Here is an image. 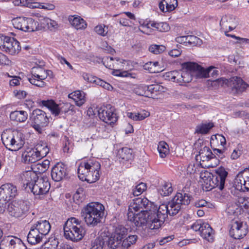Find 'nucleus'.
<instances>
[{
    "label": "nucleus",
    "mask_w": 249,
    "mask_h": 249,
    "mask_svg": "<svg viewBox=\"0 0 249 249\" xmlns=\"http://www.w3.org/2000/svg\"><path fill=\"white\" fill-rule=\"evenodd\" d=\"M20 178L24 189L31 191L34 195H43L47 193L50 188V183L47 177H39L37 173L32 170L23 172Z\"/></svg>",
    "instance_id": "nucleus-1"
},
{
    "label": "nucleus",
    "mask_w": 249,
    "mask_h": 249,
    "mask_svg": "<svg viewBox=\"0 0 249 249\" xmlns=\"http://www.w3.org/2000/svg\"><path fill=\"white\" fill-rule=\"evenodd\" d=\"M100 163L95 159L84 160L77 169L80 179L91 183L98 180L100 176Z\"/></svg>",
    "instance_id": "nucleus-2"
},
{
    "label": "nucleus",
    "mask_w": 249,
    "mask_h": 249,
    "mask_svg": "<svg viewBox=\"0 0 249 249\" xmlns=\"http://www.w3.org/2000/svg\"><path fill=\"white\" fill-rule=\"evenodd\" d=\"M105 214V207L100 203L92 202L82 209L81 216L87 225L94 227L101 223Z\"/></svg>",
    "instance_id": "nucleus-3"
},
{
    "label": "nucleus",
    "mask_w": 249,
    "mask_h": 249,
    "mask_svg": "<svg viewBox=\"0 0 249 249\" xmlns=\"http://www.w3.org/2000/svg\"><path fill=\"white\" fill-rule=\"evenodd\" d=\"M64 236L73 242L81 240L86 233L85 229L81 225V221L75 217L69 218L64 226Z\"/></svg>",
    "instance_id": "nucleus-4"
},
{
    "label": "nucleus",
    "mask_w": 249,
    "mask_h": 249,
    "mask_svg": "<svg viewBox=\"0 0 249 249\" xmlns=\"http://www.w3.org/2000/svg\"><path fill=\"white\" fill-rule=\"evenodd\" d=\"M156 210L152 209L150 211V229H158L163 224L165 219L169 215V211L167 204H162L158 207L156 206Z\"/></svg>",
    "instance_id": "nucleus-5"
},
{
    "label": "nucleus",
    "mask_w": 249,
    "mask_h": 249,
    "mask_svg": "<svg viewBox=\"0 0 249 249\" xmlns=\"http://www.w3.org/2000/svg\"><path fill=\"white\" fill-rule=\"evenodd\" d=\"M191 198V195L185 193L184 191L181 193H178L174 198L167 204L169 215H176L181 209V205H187L190 203Z\"/></svg>",
    "instance_id": "nucleus-6"
},
{
    "label": "nucleus",
    "mask_w": 249,
    "mask_h": 249,
    "mask_svg": "<svg viewBox=\"0 0 249 249\" xmlns=\"http://www.w3.org/2000/svg\"><path fill=\"white\" fill-rule=\"evenodd\" d=\"M31 118L33 127L38 133H42L49 123V118L46 113L41 109H36L33 111Z\"/></svg>",
    "instance_id": "nucleus-7"
},
{
    "label": "nucleus",
    "mask_w": 249,
    "mask_h": 249,
    "mask_svg": "<svg viewBox=\"0 0 249 249\" xmlns=\"http://www.w3.org/2000/svg\"><path fill=\"white\" fill-rule=\"evenodd\" d=\"M14 27L24 32H34L39 30V23L32 18L18 17L12 20Z\"/></svg>",
    "instance_id": "nucleus-8"
},
{
    "label": "nucleus",
    "mask_w": 249,
    "mask_h": 249,
    "mask_svg": "<svg viewBox=\"0 0 249 249\" xmlns=\"http://www.w3.org/2000/svg\"><path fill=\"white\" fill-rule=\"evenodd\" d=\"M152 209L156 210V205L146 197H138L133 200L129 206L128 212H150Z\"/></svg>",
    "instance_id": "nucleus-9"
},
{
    "label": "nucleus",
    "mask_w": 249,
    "mask_h": 249,
    "mask_svg": "<svg viewBox=\"0 0 249 249\" xmlns=\"http://www.w3.org/2000/svg\"><path fill=\"white\" fill-rule=\"evenodd\" d=\"M187 63L183 64V68H185L186 71H173L169 73L168 76L171 77L170 79L171 80L182 85L183 84L188 83L192 81L193 73L195 74L197 77L196 71L193 70L191 71L187 68L185 65V64Z\"/></svg>",
    "instance_id": "nucleus-10"
},
{
    "label": "nucleus",
    "mask_w": 249,
    "mask_h": 249,
    "mask_svg": "<svg viewBox=\"0 0 249 249\" xmlns=\"http://www.w3.org/2000/svg\"><path fill=\"white\" fill-rule=\"evenodd\" d=\"M29 210L28 202L23 200L15 201L8 205L9 213L15 217H21L25 215Z\"/></svg>",
    "instance_id": "nucleus-11"
},
{
    "label": "nucleus",
    "mask_w": 249,
    "mask_h": 249,
    "mask_svg": "<svg viewBox=\"0 0 249 249\" xmlns=\"http://www.w3.org/2000/svg\"><path fill=\"white\" fill-rule=\"evenodd\" d=\"M137 213L128 212V219L133 222L136 227H140L146 225L150 229L151 224L149 221L150 213L148 212Z\"/></svg>",
    "instance_id": "nucleus-12"
},
{
    "label": "nucleus",
    "mask_w": 249,
    "mask_h": 249,
    "mask_svg": "<svg viewBox=\"0 0 249 249\" xmlns=\"http://www.w3.org/2000/svg\"><path fill=\"white\" fill-rule=\"evenodd\" d=\"M46 70L40 67H33L32 69L31 76L28 78L31 84L36 87L43 88L46 83L44 80L47 78Z\"/></svg>",
    "instance_id": "nucleus-13"
},
{
    "label": "nucleus",
    "mask_w": 249,
    "mask_h": 249,
    "mask_svg": "<svg viewBox=\"0 0 249 249\" xmlns=\"http://www.w3.org/2000/svg\"><path fill=\"white\" fill-rule=\"evenodd\" d=\"M114 111V107L110 105L101 107L97 110L99 118L104 122L110 125L117 120V117Z\"/></svg>",
    "instance_id": "nucleus-14"
},
{
    "label": "nucleus",
    "mask_w": 249,
    "mask_h": 249,
    "mask_svg": "<svg viewBox=\"0 0 249 249\" xmlns=\"http://www.w3.org/2000/svg\"><path fill=\"white\" fill-rule=\"evenodd\" d=\"M185 65L189 70L196 71L197 77L198 78H206L209 77L210 75L213 76L217 75L218 73V71L214 69L213 67L204 69L197 63L191 62H188Z\"/></svg>",
    "instance_id": "nucleus-15"
},
{
    "label": "nucleus",
    "mask_w": 249,
    "mask_h": 249,
    "mask_svg": "<svg viewBox=\"0 0 249 249\" xmlns=\"http://www.w3.org/2000/svg\"><path fill=\"white\" fill-rule=\"evenodd\" d=\"M0 249H27L22 240L15 236L4 237L0 242Z\"/></svg>",
    "instance_id": "nucleus-16"
},
{
    "label": "nucleus",
    "mask_w": 249,
    "mask_h": 249,
    "mask_svg": "<svg viewBox=\"0 0 249 249\" xmlns=\"http://www.w3.org/2000/svg\"><path fill=\"white\" fill-rule=\"evenodd\" d=\"M248 232V228L246 224L237 221L232 222L229 233L232 238L235 239L243 238Z\"/></svg>",
    "instance_id": "nucleus-17"
},
{
    "label": "nucleus",
    "mask_w": 249,
    "mask_h": 249,
    "mask_svg": "<svg viewBox=\"0 0 249 249\" xmlns=\"http://www.w3.org/2000/svg\"><path fill=\"white\" fill-rule=\"evenodd\" d=\"M234 185L237 190L249 191V168L245 169L237 175Z\"/></svg>",
    "instance_id": "nucleus-18"
},
{
    "label": "nucleus",
    "mask_w": 249,
    "mask_h": 249,
    "mask_svg": "<svg viewBox=\"0 0 249 249\" xmlns=\"http://www.w3.org/2000/svg\"><path fill=\"white\" fill-rule=\"evenodd\" d=\"M21 49L19 43L14 38L6 36L0 50L10 54L15 55L18 53Z\"/></svg>",
    "instance_id": "nucleus-19"
},
{
    "label": "nucleus",
    "mask_w": 249,
    "mask_h": 249,
    "mask_svg": "<svg viewBox=\"0 0 249 249\" xmlns=\"http://www.w3.org/2000/svg\"><path fill=\"white\" fill-rule=\"evenodd\" d=\"M17 193V187L12 184L6 183L0 187V198L8 202L15 197Z\"/></svg>",
    "instance_id": "nucleus-20"
},
{
    "label": "nucleus",
    "mask_w": 249,
    "mask_h": 249,
    "mask_svg": "<svg viewBox=\"0 0 249 249\" xmlns=\"http://www.w3.org/2000/svg\"><path fill=\"white\" fill-rule=\"evenodd\" d=\"M67 175V167L61 162L57 163L52 168L51 177L54 181L58 182L62 180Z\"/></svg>",
    "instance_id": "nucleus-21"
},
{
    "label": "nucleus",
    "mask_w": 249,
    "mask_h": 249,
    "mask_svg": "<svg viewBox=\"0 0 249 249\" xmlns=\"http://www.w3.org/2000/svg\"><path fill=\"white\" fill-rule=\"evenodd\" d=\"M228 174V172L223 167H220L215 170V174L213 175V180L214 183V188L217 187L220 190L224 189Z\"/></svg>",
    "instance_id": "nucleus-22"
},
{
    "label": "nucleus",
    "mask_w": 249,
    "mask_h": 249,
    "mask_svg": "<svg viewBox=\"0 0 249 249\" xmlns=\"http://www.w3.org/2000/svg\"><path fill=\"white\" fill-rule=\"evenodd\" d=\"M229 87L233 93L238 94L245 91L249 85L240 77L235 76L229 79Z\"/></svg>",
    "instance_id": "nucleus-23"
},
{
    "label": "nucleus",
    "mask_w": 249,
    "mask_h": 249,
    "mask_svg": "<svg viewBox=\"0 0 249 249\" xmlns=\"http://www.w3.org/2000/svg\"><path fill=\"white\" fill-rule=\"evenodd\" d=\"M200 180L202 189L205 191H209L214 188V183L213 180V174L208 171L200 173Z\"/></svg>",
    "instance_id": "nucleus-24"
},
{
    "label": "nucleus",
    "mask_w": 249,
    "mask_h": 249,
    "mask_svg": "<svg viewBox=\"0 0 249 249\" xmlns=\"http://www.w3.org/2000/svg\"><path fill=\"white\" fill-rule=\"evenodd\" d=\"M37 231L41 236H45L48 235L51 230V225L48 220L40 219L31 227Z\"/></svg>",
    "instance_id": "nucleus-25"
},
{
    "label": "nucleus",
    "mask_w": 249,
    "mask_h": 249,
    "mask_svg": "<svg viewBox=\"0 0 249 249\" xmlns=\"http://www.w3.org/2000/svg\"><path fill=\"white\" fill-rule=\"evenodd\" d=\"M34 148H28L22 154L21 161L25 164L35 163L40 160Z\"/></svg>",
    "instance_id": "nucleus-26"
},
{
    "label": "nucleus",
    "mask_w": 249,
    "mask_h": 249,
    "mask_svg": "<svg viewBox=\"0 0 249 249\" xmlns=\"http://www.w3.org/2000/svg\"><path fill=\"white\" fill-rule=\"evenodd\" d=\"M237 24V21L235 17L233 16H223L220 22L221 28L225 30H227V28H228L229 31L234 30Z\"/></svg>",
    "instance_id": "nucleus-27"
},
{
    "label": "nucleus",
    "mask_w": 249,
    "mask_h": 249,
    "mask_svg": "<svg viewBox=\"0 0 249 249\" xmlns=\"http://www.w3.org/2000/svg\"><path fill=\"white\" fill-rule=\"evenodd\" d=\"M106 248L107 247L112 249L121 247L122 241L116 237L113 234L110 236H102Z\"/></svg>",
    "instance_id": "nucleus-28"
},
{
    "label": "nucleus",
    "mask_w": 249,
    "mask_h": 249,
    "mask_svg": "<svg viewBox=\"0 0 249 249\" xmlns=\"http://www.w3.org/2000/svg\"><path fill=\"white\" fill-rule=\"evenodd\" d=\"M178 5L177 0H161L159 3V8L163 13L173 11Z\"/></svg>",
    "instance_id": "nucleus-29"
},
{
    "label": "nucleus",
    "mask_w": 249,
    "mask_h": 249,
    "mask_svg": "<svg viewBox=\"0 0 249 249\" xmlns=\"http://www.w3.org/2000/svg\"><path fill=\"white\" fill-rule=\"evenodd\" d=\"M69 20L72 27L77 30L85 29L87 26L86 21L78 16H71Z\"/></svg>",
    "instance_id": "nucleus-30"
},
{
    "label": "nucleus",
    "mask_w": 249,
    "mask_h": 249,
    "mask_svg": "<svg viewBox=\"0 0 249 249\" xmlns=\"http://www.w3.org/2000/svg\"><path fill=\"white\" fill-rule=\"evenodd\" d=\"M200 233L203 239L209 242H213L214 233L213 229L208 223L205 222L203 224V226L201 228Z\"/></svg>",
    "instance_id": "nucleus-31"
},
{
    "label": "nucleus",
    "mask_w": 249,
    "mask_h": 249,
    "mask_svg": "<svg viewBox=\"0 0 249 249\" xmlns=\"http://www.w3.org/2000/svg\"><path fill=\"white\" fill-rule=\"evenodd\" d=\"M69 98L72 99L75 103L76 106H82L86 102L85 93L80 90H76L69 94Z\"/></svg>",
    "instance_id": "nucleus-32"
},
{
    "label": "nucleus",
    "mask_w": 249,
    "mask_h": 249,
    "mask_svg": "<svg viewBox=\"0 0 249 249\" xmlns=\"http://www.w3.org/2000/svg\"><path fill=\"white\" fill-rule=\"evenodd\" d=\"M44 236H41L40 233L31 227L30 230L27 236V240L31 245H36L40 243Z\"/></svg>",
    "instance_id": "nucleus-33"
},
{
    "label": "nucleus",
    "mask_w": 249,
    "mask_h": 249,
    "mask_svg": "<svg viewBox=\"0 0 249 249\" xmlns=\"http://www.w3.org/2000/svg\"><path fill=\"white\" fill-rule=\"evenodd\" d=\"M118 157L122 159V162L131 161L133 159L132 150L127 147L119 149L117 153Z\"/></svg>",
    "instance_id": "nucleus-34"
},
{
    "label": "nucleus",
    "mask_w": 249,
    "mask_h": 249,
    "mask_svg": "<svg viewBox=\"0 0 249 249\" xmlns=\"http://www.w3.org/2000/svg\"><path fill=\"white\" fill-rule=\"evenodd\" d=\"M42 105L48 108L52 113L55 116H57L60 114V104H56L53 100H42Z\"/></svg>",
    "instance_id": "nucleus-35"
},
{
    "label": "nucleus",
    "mask_w": 249,
    "mask_h": 249,
    "mask_svg": "<svg viewBox=\"0 0 249 249\" xmlns=\"http://www.w3.org/2000/svg\"><path fill=\"white\" fill-rule=\"evenodd\" d=\"M25 143V139L23 134L18 131L14 132V148L12 151H18L23 147Z\"/></svg>",
    "instance_id": "nucleus-36"
},
{
    "label": "nucleus",
    "mask_w": 249,
    "mask_h": 249,
    "mask_svg": "<svg viewBox=\"0 0 249 249\" xmlns=\"http://www.w3.org/2000/svg\"><path fill=\"white\" fill-rule=\"evenodd\" d=\"M27 112L23 110H16L12 112L10 114L11 120L20 123L25 122L27 120Z\"/></svg>",
    "instance_id": "nucleus-37"
},
{
    "label": "nucleus",
    "mask_w": 249,
    "mask_h": 249,
    "mask_svg": "<svg viewBox=\"0 0 249 249\" xmlns=\"http://www.w3.org/2000/svg\"><path fill=\"white\" fill-rule=\"evenodd\" d=\"M200 157L201 160L203 161H207L215 157L214 154L211 151V149L207 146H205L202 148L197 157Z\"/></svg>",
    "instance_id": "nucleus-38"
},
{
    "label": "nucleus",
    "mask_w": 249,
    "mask_h": 249,
    "mask_svg": "<svg viewBox=\"0 0 249 249\" xmlns=\"http://www.w3.org/2000/svg\"><path fill=\"white\" fill-rule=\"evenodd\" d=\"M34 148L40 159L45 157L50 151L47 144L42 142L38 143Z\"/></svg>",
    "instance_id": "nucleus-39"
},
{
    "label": "nucleus",
    "mask_w": 249,
    "mask_h": 249,
    "mask_svg": "<svg viewBox=\"0 0 249 249\" xmlns=\"http://www.w3.org/2000/svg\"><path fill=\"white\" fill-rule=\"evenodd\" d=\"M14 132L10 134L4 133L1 135V140L2 143L6 148L9 150L12 151L14 148Z\"/></svg>",
    "instance_id": "nucleus-40"
},
{
    "label": "nucleus",
    "mask_w": 249,
    "mask_h": 249,
    "mask_svg": "<svg viewBox=\"0 0 249 249\" xmlns=\"http://www.w3.org/2000/svg\"><path fill=\"white\" fill-rule=\"evenodd\" d=\"M173 189L172 184L169 182L164 181L160 186L158 189L159 193L162 196H168L173 192Z\"/></svg>",
    "instance_id": "nucleus-41"
},
{
    "label": "nucleus",
    "mask_w": 249,
    "mask_h": 249,
    "mask_svg": "<svg viewBox=\"0 0 249 249\" xmlns=\"http://www.w3.org/2000/svg\"><path fill=\"white\" fill-rule=\"evenodd\" d=\"M213 126L214 124L213 123L200 124L196 126V133L201 134H207Z\"/></svg>",
    "instance_id": "nucleus-42"
},
{
    "label": "nucleus",
    "mask_w": 249,
    "mask_h": 249,
    "mask_svg": "<svg viewBox=\"0 0 249 249\" xmlns=\"http://www.w3.org/2000/svg\"><path fill=\"white\" fill-rule=\"evenodd\" d=\"M147 90L146 91L147 96H151L152 97L153 94H157L159 91H162L163 89V87L158 84H152L147 86Z\"/></svg>",
    "instance_id": "nucleus-43"
},
{
    "label": "nucleus",
    "mask_w": 249,
    "mask_h": 249,
    "mask_svg": "<svg viewBox=\"0 0 249 249\" xmlns=\"http://www.w3.org/2000/svg\"><path fill=\"white\" fill-rule=\"evenodd\" d=\"M127 233V230L124 227L120 225L117 227L113 233L117 238L122 241Z\"/></svg>",
    "instance_id": "nucleus-44"
},
{
    "label": "nucleus",
    "mask_w": 249,
    "mask_h": 249,
    "mask_svg": "<svg viewBox=\"0 0 249 249\" xmlns=\"http://www.w3.org/2000/svg\"><path fill=\"white\" fill-rule=\"evenodd\" d=\"M158 150L161 158H163L166 156L169 153V146L165 142L161 141L158 146Z\"/></svg>",
    "instance_id": "nucleus-45"
},
{
    "label": "nucleus",
    "mask_w": 249,
    "mask_h": 249,
    "mask_svg": "<svg viewBox=\"0 0 249 249\" xmlns=\"http://www.w3.org/2000/svg\"><path fill=\"white\" fill-rule=\"evenodd\" d=\"M42 24L48 29L52 31L57 29L58 27L57 23L48 18H45L42 19Z\"/></svg>",
    "instance_id": "nucleus-46"
},
{
    "label": "nucleus",
    "mask_w": 249,
    "mask_h": 249,
    "mask_svg": "<svg viewBox=\"0 0 249 249\" xmlns=\"http://www.w3.org/2000/svg\"><path fill=\"white\" fill-rule=\"evenodd\" d=\"M149 115V113H139L136 112H128L127 117L133 121H141Z\"/></svg>",
    "instance_id": "nucleus-47"
},
{
    "label": "nucleus",
    "mask_w": 249,
    "mask_h": 249,
    "mask_svg": "<svg viewBox=\"0 0 249 249\" xmlns=\"http://www.w3.org/2000/svg\"><path fill=\"white\" fill-rule=\"evenodd\" d=\"M58 244L57 239L53 238H49V240L42 246L41 249H56Z\"/></svg>",
    "instance_id": "nucleus-48"
},
{
    "label": "nucleus",
    "mask_w": 249,
    "mask_h": 249,
    "mask_svg": "<svg viewBox=\"0 0 249 249\" xmlns=\"http://www.w3.org/2000/svg\"><path fill=\"white\" fill-rule=\"evenodd\" d=\"M151 26L156 28L158 31L161 32L168 31L170 28L168 24L166 22H152Z\"/></svg>",
    "instance_id": "nucleus-49"
},
{
    "label": "nucleus",
    "mask_w": 249,
    "mask_h": 249,
    "mask_svg": "<svg viewBox=\"0 0 249 249\" xmlns=\"http://www.w3.org/2000/svg\"><path fill=\"white\" fill-rule=\"evenodd\" d=\"M153 21H143L142 23L141 24V26L142 28L141 29L140 28H139V30L142 32L143 34L146 35H150L152 33L153 30L151 28H153L151 26Z\"/></svg>",
    "instance_id": "nucleus-50"
},
{
    "label": "nucleus",
    "mask_w": 249,
    "mask_h": 249,
    "mask_svg": "<svg viewBox=\"0 0 249 249\" xmlns=\"http://www.w3.org/2000/svg\"><path fill=\"white\" fill-rule=\"evenodd\" d=\"M137 239L136 235H130L122 241L121 247L124 248H128L131 245L134 244Z\"/></svg>",
    "instance_id": "nucleus-51"
},
{
    "label": "nucleus",
    "mask_w": 249,
    "mask_h": 249,
    "mask_svg": "<svg viewBox=\"0 0 249 249\" xmlns=\"http://www.w3.org/2000/svg\"><path fill=\"white\" fill-rule=\"evenodd\" d=\"M147 186L146 183L141 182L135 186L133 189L132 194L134 196H138L141 195L144 191L146 190Z\"/></svg>",
    "instance_id": "nucleus-52"
},
{
    "label": "nucleus",
    "mask_w": 249,
    "mask_h": 249,
    "mask_svg": "<svg viewBox=\"0 0 249 249\" xmlns=\"http://www.w3.org/2000/svg\"><path fill=\"white\" fill-rule=\"evenodd\" d=\"M37 0H21L20 5L30 8H40L41 3L37 2Z\"/></svg>",
    "instance_id": "nucleus-53"
},
{
    "label": "nucleus",
    "mask_w": 249,
    "mask_h": 249,
    "mask_svg": "<svg viewBox=\"0 0 249 249\" xmlns=\"http://www.w3.org/2000/svg\"><path fill=\"white\" fill-rule=\"evenodd\" d=\"M102 236L97 237L92 244L90 249H103L106 248L104 242L103 241Z\"/></svg>",
    "instance_id": "nucleus-54"
},
{
    "label": "nucleus",
    "mask_w": 249,
    "mask_h": 249,
    "mask_svg": "<svg viewBox=\"0 0 249 249\" xmlns=\"http://www.w3.org/2000/svg\"><path fill=\"white\" fill-rule=\"evenodd\" d=\"M84 195L81 189L77 190L73 196L74 202L78 205L84 201Z\"/></svg>",
    "instance_id": "nucleus-55"
},
{
    "label": "nucleus",
    "mask_w": 249,
    "mask_h": 249,
    "mask_svg": "<svg viewBox=\"0 0 249 249\" xmlns=\"http://www.w3.org/2000/svg\"><path fill=\"white\" fill-rule=\"evenodd\" d=\"M165 47L163 45L152 44L149 47V51L154 54H159L164 51Z\"/></svg>",
    "instance_id": "nucleus-56"
},
{
    "label": "nucleus",
    "mask_w": 249,
    "mask_h": 249,
    "mask_svg": "<svg viewBox=\"0 0 249 249\" xmlns=\"http://www.w3.org/2000/svg\"><path fill=\"white\" fill-rule=\"evenodd\" d=\"M97 130L98 132V136L104 139L107 138L109 137L108 129L106 128V125L104 124H101L98 127Z\"/></svg>",
    "instance_id": "nucleus-57"
},
{
    "label": "nucleus",
    "mask_w": 249,
    "mask_h": 249,
    "mask_svg": "<svg viewBox=\"0 0 249 249\" xmlns=\"http://www.w3.org/2000/svg\"><path fill=\"white\" fill-rule=\"evenodd\" d=\"M50 163V161L48 160H44L41 162L38 163L36 165L37 169L39 170V172L44 173L47 171L49 167Z\"/></svg>",
    "instance_id": "nucleus-58"
},
{
    "label": "nucleus",
    "mask_w": 249,
    "mask_h": 249,
    "mask_svg": "<svg viewBox=\"0 0 249 249\" xmlns=\"http://www.w3.org/2000/svg\"><path fill=\"white\" fill-rule=\"evenodd\" d=\"M94 31L98 35L105 36L108 32V28L104 25H98L95 27Z\"/></svg>",
    "instance_id": "nucleus-59"
},
{
    "label": "nucleus",
    "mask_w": 249,
    "mask_h": 249,
    "mask_svg": "<svg viewBox=\"0 0 249 249\" xmlns=\"http://www.w3.org/2000/svg\"><path fill=\"white\" fill-rule=\"evenodd\" d=\"M238 203L241 207L248 209L249 208V197L245 196H240L238 198Z\"/></svg>",
    "instance_id": "nucleus-60"
},
{
    "label": "nucleus",
    "mask_w": 249,
    "mask_h": 249,
    "mask_svg": "<svg viewBox=\"0 0 249 249\" xmlns=\"http://www.w3.org/2000/svg\"><path fill=\"white\" fill-rule=\"evenodd\" d=\"M114 60L111 57H105L103 58L102 62L106 68L109 69H113L114 66L113 61Z\"/></svg>",
    "instance_id": "nucleus-61"
},
{
    "label": "nucleus",
    "mask_w": 249,
    "mask_h": 249,
    "mask_svg": "<svg viewBox=\"0 0 249 249\" xmlns=\"http://www.w3.org/2000/svg\"><path fill=\"white\" fill-rule=\"evenodd\" d=\"M224 85H227L228 87H229V80L224 78H221L220 79H217L215 80H213L212 82V85L213 86L223 87L224 86Z\"/></svg>",
    "instance_id": "nucleus-62"
},
{
    "label": "nucleus",
    "mask_w": 249,
    "mask_h": 249,
    "mask_svg": "<svg viewBox=\"0 0 249 249\" xmlns=\"http://www.w3.org/2000/svg\"><path fill=\"white\" fill-rule=\"evenodd\" d=\"M205 223L201 220H196L191 225V229L196 231H198L200 232L202 226H203V224Z\"/></svg>",
    "instance_id": "nucleus-63"
},
{
    "label": "nucleus",
    "mask_w": 249,
    "mask_h": 249,
    "mask_svg": "<svg viewBox=\"0 0 249 249\" xmlns=\"http://www.w3.org/2000/svg\"><path fill=\"white\" fill-rule=\"evenodd\" d=\"M60 104V114L66 113L72 108V106L68 103H61Z\"/></svg>",
    "instance_id": "nucleus-64"
}]
</instances>
